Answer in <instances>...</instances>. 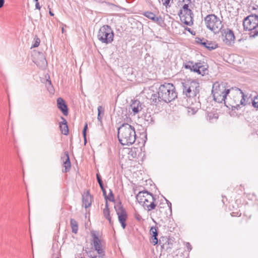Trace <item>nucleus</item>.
<instances>
[{
  "label": "nucleus",
  "mask_w": 258,
  "mask_h": 258,
  "mask_svg": "<svg viewBox=\"0 0 258 258\" xmlns=\"http://www.w3.org/2000/svg\"><path fill=\"white\" fill-rule=\"evenodd\" d=\"M234 88L228 89L225 83L216 82L213 85L212 90L214 99L218 103H222L227 96L232 97L234 94Z\"/></svg>",
  "instance_id": "obj_1"
},
{
  "label": "nucleus",
  "mask_w": 258,
  "mask_h": 258,
  "mask_svg": "<svg viewBox=\"0 0 258 258\" xmlns=\"http://www.w3.org/2000/svg\"><path fill=\"white\" fill-rule=\"evenodd\" d=\"M178 6L180 8L178 15L181 21L186 25H192L194 14L191 9L194 5L191 0H178Z\"/></svg>",
  "instance_id": "obj_2"
},
{
  "label": "nucleus",
  "mask_w": 258,
  "mask_h": 258,
  "mask_svg": "<svg viewBox=\"0 0 258 258\" xmlns=\"http://www.w3.org/2000/svg\"><path fill=\"white\" fill-rule=\"evenodd\" d=\"M118 139L123 145H130L136 141V134L134 127L128 123L123 124L118 129Z\"/></svg>",
  "instance_id": "obj_3"
},
{
  "label": "nucleus",
  "mask_w": 258,
  "mask_h": 258,
  "mask_svg": "<svg viewBox=\"0 0 258 258\" xmlns=\"http://www.w3.org/2000/svg\"><path fill=\"white\" fill-rule=\"evenodd\" d=\"M158 98L166 102H170L177 97L174 86L170 83L161 85L158 89Z\"/></svg>",
  "instance_id": "obj_4"
},
{
  "label": "nucleus",
  "mask_w": 258,
  "mask_h": 258,
  "mask_svg": "<svg viewBox=\"0 0 258 258\" xmlns=\"http://www.w3.org/2000/svg\"><path fill=\"white\" fill-rule=\"evenodd\" d=\"M136 199L139 204L148 211L154 209L157 206L153 195L147 191H140L137 195Z\"/></svg>",
  "instance_id": "obj_5"
},
{
  "label": "nucleus",
  "mask_w": 258,
  "mask_h": 258,
  "mask_svg": "<svg viewBox=\"0 0 258 258\" xmlns=\"http://www.w3.org/2000/svg\"><path fill=\"white\" fill-rule=\"evenodd\" d=\"M207 28L214 33H218L223 28L222 22L214 14L207 15L204 19Z\"/></svg>",
  "instance_id": "obj_6"
},
{
  "label": "nucleus",
  "mask_w": 258,
  "mask_h": 258,
  "mask_svg": "<svg viewBox=\"0 0 258 258\" xmlns=\"http://www.w3.org/2000/svg\"><path fill=\"white\" fill-rule=\"evenodd\" d=\"M97 38L102 43H110L113 40V31L110 26L104 25L100 28L98 32Z\"/></svg>",
  "instance_id": "obj_7"
},
{
  "label": "nucleus",
  "mask_w": 258,
  "mask_h": 258,
  "mask_svg": "<svg viewBox=\"0 0 258 258\" xmlns=\"http://www.w3.org/2000/svg\"><path fill=\"white\" fill-rule=\"evenodd\" d=\"M92 239L91 240V245L94 249L97 252V253L100 257H102L105 254V243L103 240L99 237L98 234L95 231H92L91 233Z\"/></svg>",
  "instance_id": "obj_8"
},
{
  "label": "nucleus",
  "mask_w": 258,
  "mask_h": 258,
  "mask_svg": "<svg viewBox=\"0 0 258 258\" xmlns=\"http://www.w3.org/2000/svg\"><path fill=\"white\" fill-rule=\"evenodd\" d=\"M183 92L187 97H195L199 92V83L195 81L182 83Z\"/></svg>",
  "instance_id": "obj_9"
},
{
  "label": "nucleus",
  "mask_w": 258,
  "mask_h": 258,
  "mask_svg": "<svg viewBox=\"0 0 258 258\" xmlns=\"http://www.w3.org/2000/svg\"><path fill=\"white\" fill-rule=\"evenodd\" d=\"M184 68L202 76L207 74L208 71L207 66L204 65L201 62L194 63L192 61H189L185 64Z\"/></svg>",
  "instance_id": "obj_10"
},
{
  "label": "nucleus",
  "mask_w": 258,
  "mask_h": 258,
  "mask_svg": "<svg viewBox=\"0 0 258 258\" xmlns=\"http://www.w3.org/2000/svg\"><path fill=\"white\" fill-rule=\"evenodd\" d=\"M243 25L245 30L251 31L258 27V16L256 15H250L245 18L243 22Z\"/></svg>",
  "instance_id": "obj_11"
},
{
  "label": "nucleus",
  "mask_w": 258,
  "mask_h": 258,
  "mask_svg": "<svg viewBox=\"0 0 258 258\" xmlns=\"http://www.w3.org/2000/svg\"><path fill=\"white\" fill-rule=\"evenodd\" d=\"M33 62L40 68L44 69L47 66V61L44 54L35 51L32 54Z\"/></svg>",
  "instance_id": "obj_12"
},
{
  "label": "nucleus",
  "mask_w": 258,
  "mask_h": 258,
  "mask_svg": "<svg viewBox=\"0 0 258 258\" xmlns=\"http://www.w3.org/2000/svg\"><path fill=\"white\" fill-rule=\"evenodd\" d=\"M222 39L225 44L231 46L235 41L233 32L229 29H224L222 32Z\"/></svg>",
  "instance_id": "obj_13"
},
{
  "label": "nucleus",
  "mask_w": 258,
  "mask_h": 258,
  "mask_svg": "<svg viewBox=\"0 0 258 258\" xmlns=\"http://www.w3.org/2000/svg\"><path fill=\"white\" fill-rule=\"evenodd\" d=\"M116 213L118 215V220L121 225L122 227L124 229L126 226L125 221L127 218L126 212L120 205L115 206Z\"/></svg>",
  "instance_id": "obj_14"
},
{
  "label": "nucleus",
  "mask_w": 258,
  "mask_h": 258,
  "mask_svg": "<svg viewBox=\"0 0 258 258\" xmlns=\"http://www.w3.org/2000/svg\"><path fill=\"white\" fill-rule=\"evenodd\" d=\"M234 94L232 96V97H234L235 102L236 105H239L238 103L239 102L240 104L244 105L245 102L244 95L243 93L238 88H234Z\"/></svg>",
  "instance_id": "obj_15"
},
{
  "label": "nucleus",
  "mask_w": 258,
  "mask_h": 258,
  "mask_svg": "<svg viewBox=\"0 0 258 258\" xmlns=\"http://www.w3.org/2000/svg\"><path fill=\"white\" fill-rule=\"evenodd\" d=\"M143 104L139 100H135L132 101L129 108V111L133 113L134 115L139 113L143 109Z\"/></svg>",
  "instance_id": "obj_16"
},
{
  "label": "nucleus",
  "mask_w": 258,
  "mask_h": 258,
  "mask_svg": "<svg viewBox=\"0 0 258 258\" xmlns=\"http://www.w3.org/2000/svg\"><path fill=\"white\" fill-rule=\"evenodd\" d=\"M144 16L148 19L152 20L154 22L161 25L163 21L161 17H157L155 14L150 12H146L144 13Z\"/></svg>",
  "instance_id": "obj_17"
},
{
  "label": "nucleus",
  "mask_w": 258,
  "mask_h": 258,
  "mask_svg": "<svg viewBox=\"0 0 258 258\" xmlns=\"http://www.w3.org/2000/svg\"><path fill=\"white\" fill-rule=\"evenodd\" d=\"M57 104L58 108L61 110L64 115L68 114L67 106L64 101L61 98H58L57 100Z\"/></svg>",
  "instance_id": "obj_18"
},
{
  "label": "nucleus",
  "mask_w": 258,
  "mask_h": 258,
  "mask_svg": "<svg viewBox=\"0 0 258 258\" xmlns=\"http://www.w3.org/2000/svg\"><path fill=\"white\" fill-rule=\"evenodd\" d=\"M198 42L209 50L214 49L217 47V45L216 43L207 40L199 39V41Z\"/></svg>",
  "instance_id": "obj_19"
},
{
  "label": "nucleus",
  "mask_w": 258,
  "mask_h": 258,
  "mask_svg": "<svg viewBox=\"0 0 258 258\" xmlns=\"http://www.w3.org/2000/svg\"><path fill=\"white\" fill-rule=\"evenodd\" d=\"M83 206L85 208L90 207L92 203V197L89 192H87L82 198Z\"/></svg>",
  "instance_id": "obj_20"
},
{
  "label": "nucleus",
  "mask_w": 258,
  "mask_h": 258,
  "mask_svg": "<svg viewBox=\"0 0 258 258\" xmlns=\"http://www.w3.org/2000/svg\"><path fill=\"white\" fill-rule=\"evenodd\" d=\"M62 159L63 161V167L64 168V170L63 169V172H68L69 171L71 168V162L70 161L69 156L68 152H66L63 157H62Z\"/></svg>",
  "instance_id": "obj_21"
},
{
  "label": "nucleus",
  "mask_w": 258,
  "mask_h": 258,
  "mask_svg": "<svg viewBox=\"0 0 258 258\" xmlns=\"http://www.w3.org/2000/svg\"><path fill=\"white\" fill-rule=\"evenodd\" d=\"M61 119L62 121L59 123L60 130L62 134L64 135H67L69 132L67 121L63 117H61Z\"/></svg>",
  "instance_id": "obj_22"
},
{
  "label": "nucleus",
  "mask_w": 258,
  "mask_h": 258,
  "mask_svg": "<svg viewBox=\"0 0 258 258\" xmlns=\"http://www.w3.org/2000/svg\"><path fill=\"white\" fill-rule=\"evenodd\" d=\"M150 234L152 235V239L151 242L154 244L156 245L158 243L157 235L158 232L157 229L155 227H152L150 230Z\"/></svg>",
  "instance_id": "obj_23"
},
{
  "label": "nucleus",
  "mask_w": 258,
  "mask_h": 258,
  "mask_svg": "<svg viewBox=\"0 0 258 258\" xmlns=\"http://www.w3.org/2000/svg\"><path fill=\"white\" fill-rule=\"evenodd\" d=\"M139 152V149L136 148H131L130 151H129L128 158H132V159L136 158L138 156V152Z\"/></svg>",
  "instance_id": "obj_24"
},
{
  "label": "nucleus",
  "mask_w": 258,
  "mask_h": 258,
  "mask_svg": "<svg viewBox=\"0 0 258 258\" xmlns=\"http://www.w3.org/2000/svg\"><path fill=\"white\" fill-rule=\"evenodd\" d=\"M71 225L72 229V232L74 233H77L78 229V226L77 221L72 219L71 220Z\"/></svg>",
  "instance_id": "obj_25"
},
{
  "label": "nucleus",
  "mask_w": 258,
  "mask_h": 258,
  "mask_svg": "<svg viewBox=\"0 0 258 258\" xmlns=\"http://www.w3.org/2000/svg\"><path fill=\"white\" fill-rule=\"evenodd\" d=\"M103 214L104 216L109 221V223H111V217L110 216L107 204H106L105 208L103 210Z\"/></svg>",
  "instance_id": "obj_26"
},
{
  "label": "nucleus",
  "mask_w": 258,
  "mask_h": 258,
  "mask_svg": "<svg viewBox=\"0 0 258 258\" xmlns=\"http://www.w3.org/2000/svg\"><path fill=\"white\" fill-rule=\"evenodd\" d=\"M98 110V115H97V119L101 122L102 117L101 116V114L104 113V109L101 106H99L97 108Z\"/></svg>",
  "instance_id": "obj_27"
},
{
  "label": "nucleus",
  "mask_w": 258,
  "mask_h": 258,
  "mask_svg": "<svg viewBox=\"0 0 258 258\" xmlns=\"http://www.w3.org/2000/svg\"><path fill=\"white\" fill-rule=\"evenodd\" d=\"M252 103L254 108L258 109V95L253 98Z\"/></svg>",
  "instance_id": "obj_28"
},
{
  "label": "nucleus",
  "mask_w": 258,
  "mask_h": 258,
  "mask_svg": "<svg viewBox=\"0 0 258 258\" xmlns=\"http://www.w3.org/2000/svg\"><path fill=\"white\" fill-rule=\"evenodd\" d=\"M173 0H161L162 5L165 6L166 8L170 7V2Z\"/></svg>",
  "instance_id": "obj_29"
},
{
  "label": "nucleus",
  "mask_w": 258,
  "mask_h": 258,
  "mask_svg": "<svg viewBox=\"0 0 258 258\" xmlns=\"http://www.w3.org/2000/svg\"><path fill=\"white\" fill-rule=\"evenodd\" d=\"M97 180H98V182L99 183V184L101 187V188L102 189V190H103L104 194L105 193V191H104V187H103V183H102V180L101 179V178L100 177L99 175L98 174H97Z\"/></svg>",
  "instance_id": "obj_30"
},
{
  "label": "nucleus",
  "mask_w": 258,
  "mask_h": 258,
  "mask_svg": "<svg viewBox=\"0 0 258 258\" xmlns=\"http://www.w3.org/2000/svg\"><path fill=\"white\" fill-rule=\"evenodd\" d=\"M40 39L38 38H35L34 39V44L32 45V46H31V48L32 47H38L40 44Z\"/></svg>",
  "instance_id": "obj_31"
},
{
  "label": "nucleus",
  "mask_w": 258,
  "mask_h": 258,
  "mask_svg": "<svg viewBox=\"0 0 258 258\" xmlns=\"http://www.w3.org/2000/svg\"><path fill=\"white\" fill-rule=\"evenodd\" d=\"M87 128H88V125H87V124L86 123L85 126H84V129H83V136H84V141H85V144L87 142V141H86V131L87 130Z\"/></svg>",
  "instance_id": "obj_32"
},
{
  "label": "nucleus",
  "mask_w": 258,
  "mask_h": 258,
  "mask_svg": "<svg viewBox=\"0 0 258 258\" xmlns=\"http://www.w3.org/2000/svg\"><path fill=\"white\" fill-rule=\"evenodd\" d=\"M46 85L48 86V89H49V91H50V88H52L51 81L50 80H47L46 82Z\"/></svg>",
  "instance_id": "obj_33"
},
{
  "label": "nucleus",
  "mask_w": 258,
  "mask_h": 258,
  "mask_svg": "<svg viewBox=\"0 0 258 258\" xmlns=\"http://www.w3.org/2000/svg\"><path fill=\"white\" fill-rule=\"evenodd\" d=\"M136 218L139 221H141L143 220L141 216H140L139 214L136 215Z\"/></svg>",
  "instance_id": "obj_34"
},
{
  "label": "nucleus",
  "mask_w": 258,
  "mask_h": 258,
  "mask_svg": "<svg viewBox=\"0 0 258 258\" xmlns=\"http://www.w3.org/2000/svg\"><path fill=\"white\" fill-rule=\"evenodd\" d=\"M5 0H0V8H2L4 6Z\"/></svg>",
  "instance_id": "obj_35"
},
{
  "label": "nucleus",
  "mask_w": 258,
  "mask_h": 258,
  "mask_svg": "<svg viewBox=\"0 0 258 258\" xmlns=\"http://www.w3.org/2000/svg\"><path fill=\"white\" fill-rule=\"evenodd\" d=\"M35 7H36V8L37 9H38V10H40V8H41V7H40V5H39V3H38L37 2V3H36Z\"/></svg>",
  "instance_id": "obj_36"
},
{
  "label": "nucleus",
  "mask_w": 258,
  "mask_h": 258,
  "mask_svg": "<svg viewBox=\"0 0 258 258\" xmlns=\"http://www.w3.org/2000/svg\"><path fill=\"white\" fill-rule=\"evenodd\" d=\"M255 32H256L254 34L252 35L253 37H254L255 36H257L258 35V30H255Z\"/></svg>",
  "instance_id": "obj_37"
},
{
  "label": "nucleus",
  "mask_w": 258,
  "mask_h": 258,
  "mask_svg": "<svg viewBox=\"0 0 258 258\" xmlns=\"http://www.w3.org/2000/svg\"><path fill=\"white\" fill-rule=\"evenodd\" d=\"M49 14L52 16L54 15V14L50 11H49Z\"/></svg>",
  "instance_id": "obj_38"
},
{
  "label": "nucleus",
  "mask_w": 258,
  "mask_h": 258,
  "mask_svg": "<svg viewBox=\"0 0 258 258\" xmlns=\"http://www.w3.org/2000/svg\"><path fill=\"white\" fill-rule=\"evenodd\" d=\"M187 248H188V246H190L189 244L188 243H187Z\"/></svg>",
  "instance_id": "obj_39"
},
{
  "label": "nucleus",
  "mask_w": 258,
  "mask_h": 258,
  "mask_svg": "<svg viewBox=\"0 0 258 258\" xmlns=\"http://www.w3.org/2000/svg\"><path fill=\"white\" fill-rule=\"evenodd\" d=\"M62 30V33H63V32H64V29H63V28H62V30Z\"/></svg>",
  "instance_id": "obj_40"
},
{
  "label": "nucleus",
  "mask_w": 258,
  "mask_h": 258,
  "mask_svg": "<svg viewBox=\"0 0 258 258\" xmlns=\"http://www.w3.org/2000/svg\"><path fill=\"white\" fill-rule=\"evenodd\" d=\"M188 249H189L190 250H191V248L190 246H188Z\"/></svg>",
  "instance_id": "obj_41"
},
{
  "label": "nucleus",
  "mask_w": 258,
  "mask_h": 258,
  "mask_svg": "<svg viewBox=\"0 0 258 258\" xmlns=\"http://www.w3.org/2000/svg\"><path fill=\"white\" fill-rule=\"evenodd\" d=\"M34 1H36V2H37L38 0H34Z\"/></svg>",
  "instance_id": "obj_42"
},
{
  "label": "nucleus",
  "mask_w": 258,
  "mask_h": 258,
  "mask_svg": "<svg viewBox=\"0 0 258 258\" xmlns=\"http://www.w3.org/2000/svg\"><path fill=\"white\" fill-rule=\"evenodd\" d=\"M96 256H95V257H93L92 258H96Z\"/></svg>",
  "instance_id": "obj_43"
}]
</instances>
